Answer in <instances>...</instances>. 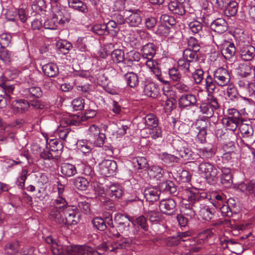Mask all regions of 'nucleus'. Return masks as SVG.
Masks as SVG:
<instances>
[{
    "mask_svg": "<svg viewBox=\"0 0 255 255\" xmlns=\"http://www.w3.org/2000/svg\"><path fill=\"white\" fill-rule=\"evenodd\" d=\"M198 173L211 184L216 183L220 176V171L215 165L208 161H203L198 165Z\"/></svg>",
    "mask_w": 255,
    "mask_h": 255,
    "instance_id": "1",
    "label": "nucleus"
},
{
    "mask_svg": "<svg viewBox=\"0 0 255 255\" xmlns=\"http://www.w3.org/2000/svg\"><path fill=\"white\" fill-rule=\"evenodd\" d=\"M97 114L95 110L86 109L84 115H73L64 117L62 119V124L79 126L81 122L94 118Z\"/></svg>",
    "mask_w": 255,
    "mask_h": 255,
    "instance_id": "2",
    "label": "nucleus"
},
{
    "mask_svg": "<svg viewBox=\"0 0 255 255\" xmlns=\"http://www.w3.org/2000/svg\"><path fill=\"white\" fill-rule=\"evenodd\" d=\"M213 41L218 46H221V51L226 59H230L236 53V48L232 42L226 41L223 36L213 37Z\"/></svg>",
    "mask_w": 255,
    "mask_h": 255,
    "instance_id": "3",
    "label": "nucleus"
},
{
    "mask_svg": "<svg viewBox=\"0 0 255 255\" xmlns=\"http://www.w3.org/2000/svg\"><path fill=\"white\" fill-rule=\"evenodd\" d=\"M219 108V104L216 98L209 95L207 102L202 103L200 107V112L206 116L207 119L213 117L215 110Z\"/></svg>",
    "mask_w": 255,
    "mask_h": 255,
    "instance_id": "4",
    "label": "nucleus"
},
{
    "mask_svg": "<svg viewBox=\"0 0 255 255\" xmlns=\"http://www.w3.org/2000/svg\"><path fill=\"white\" fill-rule=\"evenodd\" d=\"M213 76L217 85L221 87L228 86L232 82L231 72L222 67L214 71Z\"/></svg>",
    "mask_w": 255,
    "mask_h": 255,
    "instance_id": "5",
    "label": "nucleus"
},
{
    "mask_svg": "<svg viewBox=\"0 0 255 255\" xmlns=\"http://www.w3.org/2000/svg\"><path fill=\"white\" fill-rule=\"evenodd\" d=\"M239 129L242 135V142L246 146L249 147L255 141L253 138L254 129L252 126L242 123L240 125Z\"/></svg>",
    "mask_w": 255,
    "mask_h": 255,
    "instance_id": "6",
    "label": "nucleus"
},
{
    "mask_svg": "<svg viewBox=\"0 0 255 255\" xmlns=\"http://www.w3.org/2000/svg\"><path fill=\"white\" fill-rule=\"evenodd\" d=\"M69 255H101L102 253L95 251L93 248L87 246H70L68 249Z\"/></svg>",
    "mask_w": 255,
    "mask_h": 255,
    "instance_id": "7",
    "label": "nucleus"
},
{
    "mask_svg": "<svg viewBox=\"0 0 255 255\" xmlns=\"http://www.w3.org/2000/svg\"><path fill=\"white\" fill-rule=\"evenodd\" d=\"M65 225H76L79 221V216L77 215L76 208L68 206L63 211Z\"/></svg>",
    "mask_w": 255,
    "mask_h": 255,
    "instance_id": "8",
    "label": "nucleus"
},
{
    "mask_svg": "<svg viewBox=\"0 0 255 255\" xmlns=\"http://www.w3.org/2000/svg\"><path fill=\"white\" fill-rule=\"evenodd\" d=\"M99 165L101 174L107 177L113 175L117 169V163L114 160H105Z\"/></svg>",
    "mask_w": 255,
    "mask_h": 255,
    "instance_id": "9",
    "label": "nucleus"
},
{
    "mask_svg": "<svg viewBox=\"0 0 255 255\" xmlns=\"http://www.w3.org/2000/svg\"><path fill=\"white\" fill-rule=\"evenodd\" d=\"M130 14L126 18V22L129 27H138L142 23V11L138 9H130Z\"/></svg>",
    "mask_w": 255,
    "mask_h": 255,
    "instance_id": "10",
    "label": "nucleus"
},
{
    "mask_svg": "<svg viewBox=\"0 0 255 255\" xmlns=\"http://www.w3.org/2000/svg\"><path fill=\"white\" fill-rule=\"evenodd\" d=\"M159 208L162 213L168 215H173L177 210L176 203L172 198L163 199L159 204Z\"/></svg>",
    "mask_w": 255,
    "mask_h": 255,
    "instance_id": "11",
    "label": "nucleus"
},
{
    "mask_svg": "<svg viewBox=\"0 0 255 255\" xmlns=\"http://www.w3.org/2000/svg\"><path fill=\"white\" fill-rule=\"evenodd\" d=\"M188 4V1L186 0H174L168 3V7L173 13L183 15L186 12L185 7Z\"/></svg>",
    "mask_w": 255,
    "mask_h": 255,
    "instance_id": "12",
    "label": "nucleus"
},
{
    "mask_svg": "<svg viewBox=\"0 0 255 255\" xmlns=\"http://www.w3.org/2000/svg\"><path fill=\"white\" fill-rule=\"evenodd\" d=\"M146 66L150 70L154 75L157 77L158 80L162 83L168 84L167 81L164 80L161 75V71L159 67V64L156 60L148 59L145 62Z\"/></svg>",
    "mask_w": 255,
    "mask_h": 255,
    "instance_id": "13",
    "label": "nucleus"
},
{
    "mask_svg": "<svg viewBox=\"0 0 255 255\" xmlns=\"http://www.w3.org/2000/svg\"><path fill=\"white\" fill-rule=\"evenodd\" d=\"M240 56L244 61H249L252 60L255 56V47L249 44L241 45Z\"/></svg>",
    "mask_w": 255,
    "mask_h": 255,
    "instance_id": "14",
    "label": "nucleus"
},
{
    "mask_svg": "<svg viewBox=\"0 0 255 255\" xmlns=\"http://www.w3.org/2000/svg\"><path fill=\"white\" fill-rule=\"evenodd\" d=\"M210 122L208 120L201 119L198 120L196 125H198L199 132L197 135V139L201 143H204L206 141L207 128L210 125Z\"/></svg>",
    "mask_w": 255,
    "mask_h": 255,
    "instance_id": "15",
    "label": "nucleus"
},
{
    "mask_svg": "<svg viewBox=\"0 0 255 255\" xmlns=\"http://www.w3.org/2000/svg\"><path fill=\"white\" fill-rule=\"evenodd\" d=\"M186 193L187 196V202L183 203L181 208V211L185 209H191L193 208L195 202L198 201L201 198V194L198 192H194L190 190H186Z\"/></svg>",
    "mask_w": 255,
    "mask_h": 255,
    "instance_id": "16",
    "label": "nucleus"
},
{
    "mask_svg": "<svg viewBox=\"0 0 255 255\" xmlns=\"http://www.w3.org/2000/svg\"><path fill=\"white\" fill-rule=\"evenodd\" d=\"M157 49L154 43H148L142 47L140 54L143 59H151L155 55Z\"/></svg>",
    "mask_w": 255,
    "mask_h": 255,
    "instance_id": "17",
    "label": "nucleus"
},
{
    "mask_svg": "<svg viewBox=\"0 0 255 255\" xmlns=\"http://www.w3.org/2000/svg\"><path fill=\"white\" fill-rule=\"evenodd\" d=\"M196 97L194 94H184L182 95L179 99V105L182 109L195 106L196 105Z\"/></svg>",
    "mask_w": 255,
    "mask_h": 255,
    "instance_id": "18",
    "label": "nucleus"
},
{
    "mask_svg": "<svg viewBox=\"0 0 255 255\" xmlns=\"http://www.w3.org/2000/svg\"><path fill=\"white\" fill-rule=\"evenodd\" d=\"M60 209L56 207L50 208L49 217L51 221L60 226L65 225L64 218L62 216Z\"/></svg>",
    "mask_w": 255,
    "mask_h": 255,
    "instance_id": "19",
    "label": "nucleus"
},
{
    "mask_svg": "<svg viewBox=\"0 0 255 255\" xmlns=\"http://www.w3.org/2000/svg\"><path fill=\"white\" fill-rule=\"evenodd\" d=\"M60 171L62 176L65 178L71 177L77 173L75 165L69 163H62L60 166Z\"/></svg>",
    "mask_w": 255,
    "mask_h": 255,
    "instance_id": "20",
    "label": "nucleus"
},
{
    "mask_svg": "<svg viewBox=\"0 0 255 255\" xmlns=\"http://www.w3.org/2000/svg\"><path fill=\"white\" fill-rule=\"evenodd\" d=\"M160 194V191L153 187H147L144 191V197L149 202L156 201L159 199Z\"/></svg>",
    "mask_w": 255,
    "mask_h": 255,
    "instance_id": "21",
    "label": "nucleus"
},
{
    "mask_svg": "<svg viewBox=\"0 0 255 255\" xmlns=\"http://www.w3.org/2000/svg\"><path fill=\"white\" fill-rule=\"evenodd\" d=\"M211 28L216 32L223 33L227 30L228 24L224 19L218 18L211 23Z\"/></svg>",
    "mask_w": 255,
    "mask_h": 255,
    "instance_id": "22",
    "label": "nucleus"
},
{
    "mask_svg": "<svg viewBox=\"0 0 255 255\" xmlns=\"http://www.w3.org/2000/svg\"><path fill=\"white\" fill-rule=\"evenodd\" d=\"M143 93L147 97L152 98H156L159 94L158 85L152 82L147 83L144 86Z\"/></svg>",
    "mask_w": 255,
    "mask_h": 255,
    "instance_id": "23",
    "label": "nucleus"
},
{
    "mask_svg": "<svg viewBox=\"0 0 255 255\" xmlns=\"http://www.w3.org/2000/svg\"><path fill=\"white\" fill-rule=\"evenodd\" d=\"M238 189L247 194L255 196V179H252L247 183H241L238 185Z\"/></svg>",
    "mask_w": 255,
    "mask_h": 255,
    "instance_id": "24",
    "label": "nucleus"
},
{
    "mask_svg": "<svg viewBox=\"0 0 255 255\" xmlns=\"http://www.w3.org/2000/svg\"><path fill=\"white\" fill-rule=\"evenodd\" d=\"M140 58V53L135 50H131L126 54L125 66L130 67L133 64L134 62L139 61Z\"/></svg>",
    "mask_w": 255,
    "mask_h": 255,
    "instance_id": "25",
    "label": "nucleus"
},
{
    "mask_svg": "<svg viewBox=\"0 0 255 255\" xmlns=\"http://www.w3.org/2000/svg\"><path fill=\"white\" fill-rule=\"evenodd\" d=\"M69 7L78 10L83 13L88 11L86 4L80 0H68Z\"/></svg>",
    "mask_w": 255,
    "mask_h": 255,
    "instance_id": "26",
    "label": "nucleus"
},
{
    "mask_svg": "<svg viewBox=\"0 0 255 255\" xmlns=\"http://www.w3.org/2000/svg\"><path fill=\"white\" fill-rule=\"evenodd\" d=\"M106 193L112 198H120L123 194V191L120 185L112 184L108 186Z\"/></svg>",
    "mask_w": 255,
    "mask_h": 255,
    "instance_id": "27",
    "label": "nucleus"
},
{
    "mask_svg": "<svg viewBox=\"0 0 255 255\" xmlns=\"http://www.w3.org/2000/svg\"><path fill=\"white\" fill-rule=\"evenodd\" d=\"M181 144L182 146L176 149L180 156L185 160L192 159L193 152L191 149L186 146V144L184 141L181 142Z\"/></svg>",
    "mask_w": 255,
    "mask_h": 255,
    "instance_id": "28",
    "label": "nucleus"
},
{
    "mask_svg": "<svg viewBox=\"0 0 255 255\" xmlns=\"http://www.w3.org/2000/svg\"><path fill=\"white\" fill-rule=\"evenodd\" d=\"M125 56L124 51L120 49H115L111 53L112 60L117 64H122L125 65Z\"/></svg>",
    "mask_w": 255,
    "mask_h": 255,
    "instance_id": "29",
    "label": "nucleus"
},
{
    "mask_svg": "<svg viewBox=\"0 0 255 255\" xmlns=\"http://www.w3.org/2000/svg\"><path fill=\"white\" fill-rule=\"evenodd\" d=\"M177 64L178 68L187 74L194 70V64L184 58H180L178 61Z\"/></svg>",
    "mask_w": 255,
    "mask_h": 255,
    "instance_id": "30",
    "label": "nucleus"
},
{
    "mask_svg": "<svg viewBox=\"0 0 255 255\" xmlns=\"http://www.w3.org/2000/svg\"><path fill=\"white\" fill-rule=\"evenodd\" d=\"M42 70L44 73L49 77H54L59 73V70L56 64L50 63L42 66Z\"/></svg>",
    "mask_w": 255,
    "mask_h": 255,
    "instance_id": "31",
    "label": "nucleus"
},
{
    "mask_svg": "<svg viewBox=\"0 0 255 255\" xmlns=\"http://www.w3.org/2000/svg\"><path fill=\"white\" fill-rule=\"evenodd\" d=\"M77 93L81 96L89 98L92 91V86L89 84L75 85Z\"/></svg>",
    "mask_w": 255,
    "mask_h": 255,
    "instance_id": "32",
    "label": "nucleus"
},
{
    "mask_svg": "<svg viewBox=\"0 0 255 255\" xmlns=\"http://www.w3.org/2000/svg\"><path fill=\"white\" fill-rule=\"evenodd\" d=\"M227 114L228 115V119L232 121H234L239 124H241L244 122V119L242 114L235 109H230L228 110Z\"/></svg>",
    "mask_w": 255,
    "mask_h": 255,
    "instance_id": "33",
    "label": "nucleus"
},
{
    "mask_svg": "<svg viewBox=\"0 0 255 255\" xmlns=\"http://www.w3.org/2000/svg\"><path fill=\"white\" fill-rule=\"evenodd\" d=\"M215 210L214 209L205 206L201 208L200 210V215L205 221H210L214 216Z\"/></svg>",
    "mask_w": 255,
    "mask_h": 255,
    "instance_id": "34",
    "label": "nucleus"
},
{
    "mask_svg": "<svg viewBox=\"0 0 255 255\" xmlns=\"http://www.w3.org/2000/svg\"><path fill=\"white\" fill-rule=\"evenodd\" d=\"M198 51H195L190 48H186L183 52V58L188 60L194 64L197 63L199 59Z\"/></svg>",
    "mask_w": 255,
    "mask_h": 255,
    "instance_id": "35",
    "label": "nucleus"
},
{
    "mask_svg": "<svg viewBox=\"0 0 255 255\" xmlns=\"http://www.w3.org/2000/svg\"><path fill=\"white\" fill-rule=\"evenodd\" d=\"M68 249H70V247H66L61 245L59 241H56L51 246V250L53 255H59L65 254L66 251L67 254L70 255L68 253Z\"/></svg>",
    "mask_w": 255,
    "mask_h": 255,
    "instance_id": "36",
    "label": "nucleus"
},
{
    "mask_svg": "<svg viewBox=\"0 0 255 255\" xmlns=\"http://www.w3.org/2000/svg\"><path fill=\"white\" fill-rule=\"evenodd\" d=\"M199 151L201 157L207 160L212 158L216 153L212 145L200 148Z\"/></svg>",
    "mask_w": 255,
    "mask_h": 255,
    "instance_id": "37",
    "label": "nucleus"
},
{
    "mask_svg": "<svg viewBox=\"0 0 255 255\" xmlns=\"http://www.w3.org/2000/svg\"><path fill=\"white\" fill-rule=\"evenodd\" d=\"M125 79L127 85L131 88H134L138 85L139 80L137 75L133 73H128L125 75Z\"/></svg>",
    "mask_w": 255,
    "mask_h": 255,
    "instance_id": "38",
    "label": "nucleus"
},
{
    "mask_svg": "<svg viewBox=\"0 0 255 255\" xmlns=\"http://www.w3.org/2000/svg\"><path fill=\"white\" fill-rule=\"evenodd\" d=\"M130 222L134 226L137 225L145 231H147L148 230L147 220L143 215H140L135 218L131 217Z\"/></svg>",
    "mask_w": 255,
    "mask_h": 255,
    "instance_id": "39",
    "label": "nucleus"
},
{
    "mask_svg": "<svg viewBox=\"0 0 255 255\" xmlns=\"http://www.w3.org/2000/svg\"><path fill=\"white\" fill-rule=\"evenodd\" d=\"M164 173L163 169L158 165L151 166L148 171V174L150 177L160 179Z\"/></svg>",
    "mask_w": 255,
    "mask_h": 255,
    "instance_id": "40",
    "label": "nucleus"
},
{
    "mask_svg": "<svg viewBox=\"0 0 255 255\" xmlns=\"http://www.w3.org/2000/svg\"><path fill=\"white\" fill-rule=\"evenodd\" d=\"M160 187V189L166 193L174 194L177 191L176 185L171 180H166L163 182Z\"/></svg>",
    "mask_w": 255,
    "mask_h": 255,
    "instance_id": "41",
    "label": "nucleus"
},
{
    "mask_svg": "<svg viewBox=\"0 0 255 255\" xmlns=\"http://www.w3.org/2000/svg\"><path fill=\"white\" fill-rule=\"evenodd\" d=\"M56 46L59 51L64 55L68 53L73 47L72 44L66 40L57 41Z\"/></svg>",
    "mask_w": 255,
    "mask_h": 255,
    "instance_id": "42",
    "label": "nucleus"
},
{
    "mask_svg": "<svg viewBox=\"0 0 255 255\" xmlns=\"http://www.w3.org/2000/svg\"><path fill=\"white\" fill-rule=\"evenodd\" d=\"M75 187L78 190H86L89 186V182L87 179L83 177H78L73 181Z\"/></svg>",
    "mask_w": 255,
    "mask_h": 255,
    "instance_id": "43",
    "label": "nucleus"
},
{
    "mask_svg": "<svg viewBox=\"0 0 255 255\" xmlns=\"http://www.w3.org/2000/svg\"><path fill=\"white\" fill-rule=\"evenodd\" d=\"M144 123L147 129L151 128L158 125V121L156 116L152 114H148L143 118Z\"/></svg>",
    "mask_w": 255,
    "mask_h": 255,
    "instance_id": "44",
    "label": "nucleus"
},
{
    "mask_svg": "<svg viewBox=\"0 0 255 255\" xmlns=\"http://www.w3.org/2000/svg\"><path fill=\"white\" fill-rule=\"evenodd\" d=\"M238 4L235 1L230 0L229 4L224 10L225 13L229 16H235L238 11Z\"/></svg>",
    "mask_w": 255,
    "mask_h": 255,
    "instance_id": "45",
    "label": "nucleus"
},
{
    "mask_svg": "<svg viewBox=\"0 0 255 255\" xmlns=\"http://www.w3.org/2000/svg\"><path fill=\"white\" fill-rule=\"evenodd\" d=\"M130 243V240L126 238H123L122 239L117 240L114 245L111 244V252H114L116 249H123L129 247Z\"/></svg>",
    "mask_w": 255,
    "mask_h": 255,
    "instance_id": "46",
    "label": "nucleus"
},
{
    "mask_svg": "<svg viewBox=\"0 0 255 255\" xmlns=\"http://www.w3.org/2000/svg\"><path fill=\"white\" fill-rule=\"evenodd\" d=\"M132 163L137 169H143L147 167V161L144 157L137 156L132 159Z\"/></svg>",
    "mask_w": 255,
    "mask_h": 255,
    "instance_id": "47",
    "label": "nucleus"
},
{
    "mask_svg": "<svg viewBox=\"0 0 255 255\" xmlns=\"http://www.w3.org/2000/svg\"><path fill=\"white\" fill-rule=\"evenodd\" d=\"M160 159L164 164H169L171 163H177L178 162L179 158L174 155H172L166 152H163L159 155Z\"/></svg>",
    "mask_w": 255,
    "mask_h": 255,
    "instance_id": "48",
    "label": "nucleus"
},
{
    "mask_svg": "<svg viewBox=\"0 0 255 255\" xmlns=\"http://www.w3.org/2000/svg\"><path fill=\"white\" fill-rule=\"evenodd\" d=\"M67 202L63 196H58L56 199L54 200L52 202L51 207H56V208L60 209L63 211L67 207Z\"/></svg>",
    "mask_w": 255,
    "mask_h": 255,
    "instance_id": "49",
    "label": "nucleus"
},
{
    "mask_svg": "<svg viewBox=\"0 0 255 255\" xmlns=\"http://www.w3.org/2000/svg\"><path fill=\"white\" fill-rule=\"evenodd\" d=\"M217 231L214 228H210L201 231L198 234L199 237L200 238V240H198L196 241L197 243L199 242L200 243L202 242V240L204 239L206 240H208L210 238H211L214 235L216 234Z\"/></svg>",
    "mask_w": 255,
    "mask_h": 255,
    "instance_id": "50",
    "label": "nucleus"
},
{
    "mask_svg": "<svg viewBox=\"0 0 255 255\" xmlns=\"http://www.w3.org/2000/svg\"><path fill=\"white\" fill-rule=\"evenodd\" d=\"M231 201H234V200L232 199H230L225 204L218 208L223 216L230 217L232 216L233 209L229 205V203L230 202L231 203Z\"/></svg>",
    "mask_w": 255,
    "mask_h": 255,
    "instance_id": "51",
    "label": "nucleus"
},
{
    "mask_svg": "<svg viewBox=\"0 0 255 255\" xmlns=\"http://www.w3.org/2000/svg\"><path fill=\"white\" fill-rule=\"evenodd\" d=\"M107 34H110L112 36H116L120 31L117 23L114 20H110L106 23Z\"/></svg>",
    "mask_w": 255,
    "mask_h": 255,
    "instance_id": "52",
    "label": "nucleus"
},
{
    "mask_svg": "<svg viewBox=\"0 0 255 255\" xmlns=\"http://www.w3.org/2000/svg\"><path fill=\"white\" fill-rule=\"evenodd\" d=\"M192 77L193 79L194 82L196 84H200L202 83L204 79V72L201 69H196L194 67V70L192 72H190Z\"/></svg>",
    "mask_w": 255,
    "mask_h": 255,
    "instance_id": "53",
    "label": "nucleus"
},
{
    "mask_svg": "<svg viewBox=\"0 0 255 255\" xmlns=\"http://www.w3.org/2000/svg\"><path fill=\"white\" fill-rule=\"evenodd\" d=\"M205 87L208 92H213L216 89L217 83L215 82L214 77L213 78L209 74L207 75L205 78Z\"/></svg>",
    "mask_w": 255,
    "mask_h": 255,
    "instance_id": "54",
    "label": "nucleus"
},
{
    "mask_svg": "<svg viewBox=\"0 0 255 255\" xmlns=\"http://www.w3.org/2000/svg\"><path fill=\"white\" fill-rule=\"evenodd\" d=\"M91 29L93 32L99 35L107 34L106 23L95 24L92 26Z\"/></svg>",
    "mask_w": 255,
    "mask_h": 255,
    "instance_id": "55",
    "label": "nucleus"
},
{
    "mask_svg": "<svg viewBox=\"0 0 255 255\" xmlns=\"http://www.w3.org/2000/svg\"><path fill=\"white\" fill-rule=\"evenodd\" d=\"M171 27L168 25L161 23L160 25H158L155 33L160 36H167L171 32Z\"/></svg>",
    "mask_w": 255,
    "mask_h": 255,
    "instance_id": "56",
    "label": "nucleus"
},
{
    "mask_svg": "<svg viewBox=\"0 0 255 255\" xmlns=\"http://www.w3.org/2000/svg\"><path fill=\"white\" fill-rule=\"evenodd\" d=\"M61 126L60 127H59L57 129L55 133L60 139H62L63 140H65L66 138L67 137L68 134L70 132V130L68 128H64L65 126L68 125L62 124V120L61 121Z\"/></svg>",
    "mask_w": 255,
    "mask_h": 255,
    "instance_id": "57",
    "label": "nucleus"
},
{
    "mask_svg": "<svg viewBox=\"0 0 255 255\" xmlns=\"http://www.w3.org/2000/svg\"><path fill=\"white\" fill-rule=\"evenodd\" d=\"M77 147L83 153H89L92 149L91 145L87 140H80L77 142Z\"/></svg>",
    "mask_w": 255,
    "mask_h": 255,
    "instance_id": "58",
    "label": "nucleus"
},
{
    "mask_svg": "<svg viewBox=\"0 0 255 255\" xmlns=\"http://www.w3.org/2000/svg\"><path fill=\"white\" fill-rule=\"evenodd\" d=\"M203 26V24L197 20L191 21L188 24L190 30L195 34L200 33L202 31Z\"/></svg>",
    "mask_w": 255,
    "mask_h": 255,
    "instance_id": "59",
    "label": "nucleus"
},
{
    "mask_svg": "<svg viewBox=\"0 0 255 255\" xmlns=\"http://www.w3.org/2000/svg\"><path fill=\"white\" fill-rule=\"evenodd\" d=\"M30 107L28 102L25 100H17V113H23L27 111Z\"/></svg>",
    "mask_w": 255,
    "mask_h": 255,
    "instance_id": "60",
    "label": "nucleus"
},
{
    "mask_svg": "<svg viewBox=\"0 0 255 255\" xmlns=\"http://www.w3.org/2000/svg\"><path fill=\"white\" fill-rule=\"evenodd\" d=\"M213 204L217 209L227 202L225 196L223 194H215L213 196Z\"/></svg>",
    "mask_w": 255,
    "mask_h": 255,
    "instance_id": "61",
    "label": "nucleus"
},
{
    "mask_svg": "<svg viewBox=\"0 0 255 255\" xmlns=\"http://www.w3.org/2000/svg\"><path fill=\"white\" fill-rule=\"evenodd\" d=\"M146 214L151 222H158L161 219V214L158 211L148 210Z\"/></svg>",
    "mask_w": 255,
    "mask_h": 255,
    "instance_id": "62",
    "label": "nucleus"
},
{
    "mask_svg": "<svg viewBox=\"0 0 255 255\" xmlns=\"http://www.w3.org/2000/svg\"><path fill=\"white\" fill-rule=\"evenodd\" d=\"M71 104L74 110L81 111L84 108V100L81 97H78L73 100Z\"/></svg>",
    "mask_w": 255,
    "mask_h": 255,
    "instance_id": "63",
    "label": "nucleus"
},
{
    "mask_svg": "<svg viewBox=\"0 0 255 255\" xmlns=\"http://www.w3.org/2000/svg\"><path fill=\"white\" fill-rule=\"evenodd\" d=\"M187 44L189 47L188 48H190L195 51H199L200 50V42L194 37L191 36L187 39Z\"/></svg>",
    "mask_w": 255,
    "mask_h": 255,
    "instance_id": "64",
    "label": "nucleus"
}]
</instances>
